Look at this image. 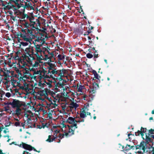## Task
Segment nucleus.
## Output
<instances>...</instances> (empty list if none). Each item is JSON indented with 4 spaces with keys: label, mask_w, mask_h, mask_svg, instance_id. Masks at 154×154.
Instances as JSON below:
<instances>
[{
    "label": "nucleus",
    "mask_w": 154,
    "mask_h": 154,
    "mask_svg": "<svg viewBox=\"0 0 154 154\" xmlns=\"http://www.w3.org/2000/svg\"><path fill=\"white\" fill-rule=\"evenodd\" d=\"M65 56L64 55L59 54L57 56L58 60H61L65 58Z\"/></svg>",
    "instance_id": "25"
},
{
    "label": "nucleus",
    "mask_w": 154,
    "mask_h": 154,
    "mask_svg": "<svg viewBox=\"0 0 154 154\" xmlns=\"http://www.w3.org/2000/svg\"><path fill=\"white\" fill-rule=\"evenodd\" d=\"M59 72H63V73L64 74L65 73H66L67 70L64 69H62L59 70Z\"/></svg>",
    "instance_id": "38"
},
{
    "label": "nucleus",
    "mask_w": 154,
    "mask_h": 154,
    "mask_svg": "<svg viewBox=\"0 0 154 154\" xmlns=\"http://www.w3.org/2000/svg\"><path fill=\"white\" fill-rule=\"evenodd\" d=\"M57 138V137L56 136V135H55V136L54 135H49L48 136V139L46 140V141L48 142L49 143L53 142L54 141L56 140V139Z\"/></svg>",
    "instance_id": "11"
},
{
    "label": "nucleus",
    "mask_w": 154,
    "mask_h": 154,
    "mask_svg": "<svg viewBox=\"0 0 154 154\" xmlns=\"http://www.w3.org/2000/svg\"><path fill=\"white\" fill-rule=\"evenodd\" d=\"M136 152L137 153L139 154H143V153H142V152L140 150L137 151Z\"/></svg>",
    "instance_id": "64"
},
{
    "label": "nucleus",
    "mask_w": 154,
    "mask_h": 154,
    "mask_svg": "<svg viewBox=\"0 0 154 154\" xmlns=\"http://www.w3.org/2000/svg\"><path fill=\"white\" fill-rule=\"evenodd\" d=\"M59 70H57L56 69H55V74L58 75L59 72Z\"/></svg>",
    "instance_id": "57"
},
{
    "label": "nucleus",
    "mask_w": 154,
    "mask_h": 154,
    "mask_svg": "<svg viewBox=\"0 0 154 154\" xmlns=\"http://www.w3.org/2000/svg\"><path fill=\"white\" fill-rule=\"evenodd\" d=\"M86 56L88 58H91L93 57V55L91 53H88L86 55Z\"/></svg>",
    "instance_id": "31"
},
{
    "label": "nucleus",
    "mask_w": 154,
    "mask_h": 154,
    "mask_svg": "<svg viewBox=\"0 0 154 154\" xmlns=\"http://www.w3.org/2000/svg\"><path fill=\"white\" fill-rule=\"evenodd\" d=\"M85 26H84V27H83V26L82 25L81 26V29H82V31H81V30H81V32H80L81 34H82L83 33V28L84 29V30H85Z\"/></svg>",
    "instance_id": "47"
},
{
    "label": "nucleus",
    "mask_w": 154,
    "mask_h": 154,
    "mask_svg": "<svg viewBox=\"0 0 154 154\" xmlns=\"http://www.w3.org/2000/svg\"><path fill=\"white\" fill-rule=\"evenodd\" d=\"M22 144L23 148L26 149V146H27V144L24 143H22Z\"/></svg>",
    "instance_id": "41"
},
{
    "label": "nucleus",
    "mask_w": 154,
    "mask_h": 154,
    "mask_svg": "<svg viewBox=\"0 0 154 154\" xmlns=\"http://www.w3.org/2000/svg\"><path fill=\"white\" fill-rule=\"evenodd\" d=\"M94 58H97L98 57V53L97 52H96L95 51V52L94 53Z\"/></svg>",
    "instance_id": "37"
},
{
    "label": "nucleus",
    "mask_w": 154,
    "mask_h": 154,
    "mask_svg": "<svg viewBox=\"0 0 154 154\" xmlns=\"http://www.w3.org/2000/svg\"><path fill=\"white\" fill-rule=\"evenodd\" d=\"M35 46L36 51V53H38V52L41 53L42 51L41 48L38 47V46H37L35 44Z\"/></svg>",
    "instance_id": "22"
},
{
    "label": "nucleus",
    "mask_w": 154,
    "mask_h": 154,
    "mask_svg": "<svg viewBox=\"0 0 154 154\" xmlns=\"http://www.w3.org/2000/svg\"><path fill=\"white\" fill-rule=\"evenodd\" d=\"M88 40H89V42L90 43H92V41H91V38L90 36H88Z\"/></svg>",
    "instance_id": "53"
},
{
    "label": "nucleus",
    "mask_w": 154,
    "mask_h": 154,
    "mask_svg": "<svg viewBox=\"0 0 154 154\" xmlns=\"http://www.w3.org/2000/svg\"><path fill=\"white\" fill-rule=\"evenodd\" d=\"M4 104L5 105H7V106H9V105H11V102H7V103L4 102Z\"/></svg>",
    "instance_id": "48"
},
{
    "label": "nucleus",
    "mask_w": 154,
    "mask_h": 154,
    "mask_svg": "<svg viewBox=\"0 0 154 154\" xmlns=\"http://www.w3.org/2000/svg\"><path fill=\"white\" fill-rule=\"evenodd\" d=\"M148 147V146L146 145V143L143 141L141 142L139 144L135 145V149L142 150L143 152H144L146 149Z\"/></svg>",
    "instance_id": "3"
},
{
    "label": "nucleus",
    "mask_w": 154,
    "mask_h": 154,
    "mask_svg": "<svg viewBox=\"0 0 154 154\" xmlns=\"http://www.w3.org/2000/svg\"><path fill=\"white\" fill-rule=\"evenodd\" d=\"M15 68L14 69V70H15L18 74V75H20V80H21V79H23V76L21 72V71L19 70L20 68H19V67L18 66H17V64L16 65L15 64L14 65Z\"/></svg>",
    "instance_id": "10"
},
{
    "label": "nucleus",
    "mask_w": 154,
    "mask_h": 154,
    "mask_svg": "<svg viewBox=\"0 0 154 154\" xmlns=\"http://www.w3.org/2000/svg\"><path fill=\"white\" fill-rule=\"evenodd\" d=\"M99 82H97L96 81L93 82V85L92 87V90L91 91L92 94H94L96 92V90L99 88L98 83Z\"/></svg>",
    "instance_id": "9"
},
{
    "label": "nucleus",
    "mask_w": 154,
    "mask_h": 154,
    "mask_svg": "<svg viewBox=\"0 0 154 154\" xmlns=\"http://www.w3.org/2000/svg\"><path fill=\"white\" fill-rule=\"evenodd\" d=\"M147 129L146 128H144L143 127L141 128L140 130H138L137 132L135 133V135L136 136H139L140 135H141L143 138L144 139L143 137L144 135V133L146 135V134H147L146 133Z\"/></svg>",
    "instance_id": "5"
},
{
    "label": "nucleus",
    "mask_w": 154,
    "mask_h": 154,
    "mask_svg": "<svg viewBox=\"0 0 154 154\" xmlns=\"http://www.w3.org/2000/svg\"><path fill=\"white\" fill-rule=\"evenodd\" d=\"M87 113H80V116L81 118H84L87 116Z\"/></svg>",
    "instance_id": "34"
},
{
    "label": "nucleus",
    "mask_w": 154,
    "mask_h": 154,
    "mask_svg": "<svg viewBox=\"0 0 154 154\" xmlns=\"http://www.w3.org/2000/svg\"><path fill=\"white\" fill-rule=\"evenodd\" d=\"M2 71L3 72L4 74H3V76H4L5 77V80L6 81L8 80V78H9L10 77H11V76H10L9 75H7L5 72H4L2 70L0 69V71Z\"/></svg>",
    "instance_id": "18"
},
{
    "label": "nucleus",
    "mask_w": 154,
    "mask_h": 154,
    "mask_svg": "<svg viewBox=\"0 0 154 154\" xmlns=\"http://www.w3.org/2000/svg\"><path fill=\"white\" fill-rule=\"evenodd\" d=\"M48 52V54H50L51 55V56L49 57H48V59H50V62H51V59L52 57H54V54L53 52H50L49 51Z\"/></svg>",
    "instance_id": "28"
},
{
    "label": "nucleus",
    "mask_w": 154,
    "mask_h": 154,
    "mask_svg": "<svg viewBox=\"0 0 154 154\" xmlns=\"http://www.w3.org/2000/svg\"><path fill=\"white\" fill-rule=\"evenodd\" d=\"M75 120L74 118L71 117H69L68 118L66 121V122L70 124H73V123L75 122Z\"/></svg>",
    "instance_id": "12"
},
{
    "label": "nucleus",
    "mask_w": 154,
    "mask_h": 154,
    "mask_svg": "<svg viewBox=\"0 0 154 154\" xmlns=\"http://www.w3.org/2000/svg\"><path fill=\"white\" fill-rule=\"evenodd\" d=\"M63 85L62 83H61V82H58L56 84V87H58V88L60 87V86H62Z\"/></svg>",
    "instance_id": "36"
},
{
    "label": "nucleus",
    "mask_w": 154,
    "mask_h": 154,
    "mask_svg": "<svg viewBox=\"0 0 154 154\" xmlns=\"http://www.w3.org/2000/svg\"><path fill=\"white\" fill-rule=\"evenodd\" d=\"M25 53L22 55V57L23 59H25L28 62L34 60L35 58L33 56V54H30V48H27L25 49Z\"/></svg>",
    "instance_id": "1"
},
{
    "label": "nucleus",
    "mask_w": 154,
    "mask_h": 154,
    "mask_svg": "<svg viewBox=\"0 0 154 154\" xmlns=\"http://www.w3.org/2000/svg\"><path fill=\"white\" fill-rule=\"evenodd\" d=\"M36 128H39V129H41L42 128V126L41 125H37L36 126Z\"/></svg>",
    "instance_id": "56"
},
{
    "label": "nucleus",
    "mask_w": 154,
    "mask_h": 154,
    "mask_svg": "<svg viewBox=\"0 0 154 154\" xmlns=\"http://www.w3.org/2000/svg\"><path fill=\"white\" fill-rule=\"evenodd\" d=\"M131 149V145L128 144H127L126 146H125V148L124 150L125 151H127L130 150Z\"/></svg>",
    "instance_id": "27"
},
{
    "label": "nucleus",
    "mask_w": 154,
    "mask_h": 154,
    "mask_svg": "<svg viewBox=\"0 0 154 154\" xmlns=\"http://www.w3.org/2000/svg\"><path fill=\"white\" fill-rule=\"evenodd\" d=\"M43 43H42V44H37L36 45L38 47V48H40L41 47H42V46L43 45Z\"/></svg>",
    "instance_id": "61"
},
{
    "label": "nucleus",
    "mask_w": 154,
    "mask_h": 154,
    "mask_svg": "<svg viewBox=\"0 0 154 154\" xmlns=\"http://www.w3.org/2000/svg\"><path fill=\"white\" fill-rule=\"evenodd\" d=\"M73 125H71L70 127L72 128H74L75 129L77 128V124L75 123V122H74L73 123Z\"/></svg>",
    "instance_id": "35"
},
{
    "label": "nucleus",
    "mask_w": 154,
    "mask_h": 154,
    "mask_svg": "<svg viewBox=\"0 0 154 154\" xmlns=\"http://www.w3.org/2000/svg\"><path fill=\"white\" fill-rule=\"evenodd\" d=\"M67 126L69 128V131L68 132H64L65 136L67 137L68 136H71L74 134L75 128H72L70 127V125H68Z\"/></svg>",
    "instance_id": "8"
},
{
    "label": "nucleus",
    "mask_w": 154,
    "mask_h": 154,
    "mask_svg": "<svg viewBox=\"0 0 154 154\" xmlns=\"http://www.w3.org/2000/svg\"><path fill=\"white\" fill-rule=\"evenodd\" d=\"M148 131V132L147 134L149 135H150L151 137L153 138L154 139V129H152L151 128Z\"/></svg>",
    "instance_id": "13"
},
{
    "label": "nucleus",
    "mask_w": 154,
    "mask_h": 154,
    "mask_svg": "<svg viewBox=\"0 0 154 154\" xmlns=\"http://www.w3.org/2000/svg\"><path fill=\"white\" fill-rule=\"evenodd\" d=\"M27 19L29 20L30 22V23H29V25H28L29 26V28L32 27V28L36 29V27L35 26V25L36 24V22H37L38 23L39 25L40 24V21L38 19L36 20V21H34L35 18L33 16L31 17H30L29 16H28V17H27Z\"/></svg>",
    "instance_id": "2"
},
{
    "label": "nucleus",
    "mask_w": 154,
    "mask_h": 154,
    "mask_svg": "<svg viewBox=\"0 0 154 154\" xmlns=\"http://www.w3.org/2000/svg\"><path fill=\"white\" fill-rule=\"evenodd\" d=\"M5 96L7 97H11V94L10 93H6L5 94Z\"/></svg>",
    "instance_id": "50"
},
{
    "label": "nucleus",
    "mask_w": 154,
    "mask_h": 154,
    "mask_svg": "<svg viewBox=\"0 0 154 154\" xmlns=\"http://www.w3.org/2000/svg\"><path fill=\"white\" fill-rule=\"evenodd\" d=\"M28 16H29L27 14H23L22 16V19H25L26 17V18L27 19V17H28Z\"/></svg>",
    "instance_id": "40"
},
{
    "label": "nucleus",
    "mask_w": 154,
    "mask_h": 154,
    "mask_svg": "<svg viewBox=\"0 0 154 154\" xmlns=\"http://www.w3.org/2000/svg\"><path fill=\"white\" fill-rule=\"evenodd\" d=\"M27 30V29L26 28V29H23L22 30V32H23V35H26V30Z\"/></svg>",
    "instance_id": "49"
},
{
    "label": "nucleus",
    "mask_w": 154,
    "mask_h": 154,
    "mask_svg": "<svg viewBox=\"0 0 154 154\" xmlns=\"http://www.w3.org/2000/svg\"><path fill=\"white\" fill-rule=\"evenodd\" d=\"M49 73L50 74L52 73V74H55V69H52V71H50V72Z\"/></svg>",
    "instance_id": "55"
},
{
    "label": "nucleus",
    "mask_w": 154,
    "mask_h": 154,
    "mask_svg": "<svg viewBox=\"0 0 154 154\" xmlns=\"http://www.w3.org/2000/svg\"><path fill=\"white\" fill-rule=\"evenodd\" d=\"M17 2H15V3L17 5V8L19 9L21 8V7H22V8H23V9H24V5H23V4H19Z\"/></svg>",
    "instance_id": "23"
},
{
    "label": "nucleus",
    "mask_w": 154,
    "mask_h": 154,
    "mask_svg": "<svg viewBox=\"0 0 154 154\" xmlns=\"http://www.w3.org/2000/svg\"><path fill=\"white\" fill-rule=\"evenodd\" d=\"M14 125L16 127H18V126H20V123L19 122H16L14 123Z\"/></svg>",
    "instance_id": "45"
},
{
    "label": "nucleus",
    "mask_w": 154,
    "mask_h": 154,
    "mask_svg": "<svg viewBox=\"0 0 154 154\" xmlns=\"http://www.w3.org/2000/svg\"><path fill=\"white\" fill-rule=\"evenodd\" d=\"M20 43V46H21V45H22L23 46H26L28 45V43L26 42H20L19 41H18Z\"/></svg>",
    "instance_id": "33"
},
{
    "label": "nucleus",
    "mask_w": 154,
    "mask_h": 154,
    "mask_svg": "<svg viewBox=\"0 0 154 154\" xmlns=\"http://www.w3.org/2000/svg\"><path fill=\"white\" fill-rule=\"evenodd\" d=\"M70 104V108H75L76 109L78 107V105L76 103H74V102H71Z\"/></svg>",
    "instance_id": "16"
},
{
    "label": "nucleus",
    "mask_w": 154,
    "mask_h": 154,
    "mask_svg": "<svg viewBox=\"0 0 154 154\" xmlns=\"http://www.w3.org/2000/svg\"><path fill=\"white\" fill-rule=\"evenodd\" d=\"M30 52L31 53V54L35 55V54H34V50L32 48H30Z\"/></svg>",
    "instance_id": "51"
},
{
    "label": "nucleus",
    "mask_w": 154,
    "mask_h": 154,
    "mask_svg": "<svg viewBox=\"0 0 154 154\" xmlns=\"http://www.w3.org/2000/svg\"><path fill=\"white\" fill-rule=\"evenodd\" d=\"M21 107H18L17 108L16 110L15 111L16 114L17 115L20 114V112L21 111V109L20 108Z\"/></svg>",
    "instance_id": "19"
},
{
    "label": "nucleus",
    "mask_w": 154,
    "mask_h": 154,
    "mask_svg": "<svg viewBox=\"0 0 154 154\" xmlns=\"http://www.w3.org/2000/svg\"><path fill=\"white\" fill-rule=\"evenodd\" d=\"M21 37L23 38L24 41L26 42H29V39L26 37L25 35H23L22 34H20Z\"/></svg>",
    "instance_id": "21"
},
{
    "label": "nucleus",
    "mask_w": 154,
    "mask_h": 154,
    "mask_svg": "<svg viewBox=\"0 0 154 154\" xmlns=\"http://www.w3.org/2000/svg\"><path fill=\"white\" fill-rule=\"evenodd\" d=\"M59 132V131L58 130H56L55 131H54V135H55V134H57Z\"/></svg>",
    "instance_id": "62"
},
{
    "label": "nucleus",
    "mask_w": 154,
    "mask_h": 154,
    "mask_svg": "<svg viewBox=\"0 0 154 154\" xmlns=\"http://www.w3.org/2000/svg\"><path fill=\"white\" fill-rule=\"evenodd\" d=\"M151 137L150 135H149L148 134H146V142H145L146 143V145L149 142H152V140L151 139Z\"/></svg>",
    "instance_id": "14"
},
{
    "label": "nucleus",
    "mask_w": 154,
    "mask_h": 154,
    "mask_svg": "<svg viewBox=\"0 0 154 154\" xmlns=\"http://www.w3.org/2000/svg\"><path fill=\"white\" fill-rule=\"evenodd\" d=\"M91 31L90 30V29L88 30L86 32V34H84V36H85L86 35H88L91 32Z\"/></svg>",
    "instance_id": "43"
},
{
    "label": "nucleus",
    "mask_w": 154,
    "mask_h": 154,
    "mask_svg": "<svg viewBox=\"0 0 154 154\" xmlns=\"http://www.w3.org/2000/svg\"><path fill=\"white\" fill-rule=\"evenodd\" d=\"M49 65V66L48 67L49 70L48 72V74H49L50 72V70H52L53 69H54L55 67V65L51 63H49L48 64Z\"/></svg>",
    "instance_id": "15"
},
{
    "label": "nucleus",
    "mask_w": 154,
    "mask_h": 154,
    "mask_svg": "<svg viewBox=\"0 0 154 154\" xmlns=\"http://www.w3.org/2000/svg\"><path fill=\"white\" fill-rule=\"evenodd\" d=\"M64 74H63V73H62L61 72H59L58 75L61 77H64Z\"/></svg>",
    "instance_id": "46"
},
{
    "label": "nucleus",
    "mask_w": 154,
    "mask_h": 154,
    "mask_svg": "<svg viewBox=\"0 0 154 154\" xmlns=\"http://www.w3.org/2000/svg\"><path fill=\"white\" fill-rule=\"evenodd\" d=\"M151 151L152 152V154H154V147L151 146Z\"/></svg>",
    "instance_id": "63"
},
{
    "label": "nucleus",
    "mask_w": 154,
    "mask_h": 154,
    "mask_svg": "<svg viewBox=\"0 0 154 154\" xmlns=\"http://www.w3.org/2000/svg\"><path fill=\"white\" fill-rule=\"evenodd\" d=\"M24 59L22 60L21 59H19L18 60V63H17V66H18L20 69H24L26 66L27 65V63L24 61Z\"/></svg>",
    "instance_id": "6"
},
{
    "label": "nucleus",
    "mask_w": 154,
    "mask_h": 154,
    "mask_svg": "<svg viewBox=\"0 0 154 154\" xmlns=\"http://www.w3.org/2000/svg\"><path fill=\"white\" fill-rule=\"evenodd\" d=\"M18 52H17V53H16V54H17V55L15 57V59H18V60L19 59H20V58H19V57H18Z\"/></svg>",
    "instance_id": "58"
},
{
    "label": "nucleus",
    "mask_w": 154,
    "mask_h": 154,
    "mask_svg": "<svg viewBox=\"0 0 154 154\" xmlns=\"http://www.w3.org/2000/svg\"><path fill=\"white\" fill-rule=\"evenodd\" d=\"M47 123H46L45 124L44 123H42V128H44L46 126Z\"/></svg>",
    "instance_id": "54"
},
{
    "label": "nucleus",
    "mask_w": 154,
    "mask_h": 154,
    "mask_svg": "<svg viewBox=\"0 0 154 154\" xmlns=\"http://www.w3.org/2000/svg\"><path fill=\"white\" fill-rule=\"evenodd\" d=\"M92 73L94 76L93 79V81H96L97 82H100V76H99L97 72L94 70H92Z\"/></svg>",
    "instance_id": "7"
},
{
    "label": "nucleus",
    "mask_w": 154,
    "mask_h": 154,
    "mask_svg": "<svg viewBox=\"0 0 154 154\" xmlns=\"http://www.w3.org/2000/svg\"><path fill=\"white\" fill-rule=\"evenodd\" d=\"M9 106H6L4 107L5 111H7L8 110H9Z\"/></svg>",
    "instance_id": "52"
},
{
    "label": "nucleus",
    "mask_w": 154,
    "mask_h": 154,
    "mask_svg": "<svg viewBox=\"0 0 154 154\" xmlns=\"http://www.w3.org/2000/svg\"><path fill=\"white\" fill-rule=\"evenodd\" d=\"M41 41L43 42V44H44L45 43V38H41Z\"/></svg>",
    "instance_id": "59"
},
{
    "label": "nucleus",
    "mask_w": 154,
    "mask_h": 154,
    "mask_svg": "<svg viewBox=\"0 0 154 154\" xmlns=\"http://www.w3.org/2000/svg\"><path fill=\"white\" fill-rule=\"evenodd\" d=\"M24 19L23 20V22H24V23H23V24L25 28H26L28 29V28H29V26L28 25H29V23L27 21H26V20L24 19Z\"/></svg>",
    "instance_id": "20"
},
{
    "label": "nucleus",
    "mask_w": 154,
    "mask_h": 154,
    "mask_svg": "<svg viewBox=\"0 0 154 154\" xmlns=\"http://www.w3.org/2000/svg\"><path fill=\"white\" fill-rule=\"evenodd\" d=\"M31 5V4L30 2L29 3H27L26 2H25V5H24V9L28 8H29V7H30V5Z\"/></svg>",
    "instance_id": "29"
},
{
    "label": "nucleus",
    "mask_w": 154,
    "mask_h": 154,
    "mask_svg": "<svg viewBox=\"0 0 154 154\" xmlns=\"http://www.w3.org/2000/svg\"><path fill=\"white\" fill-rule=\"evenodd\" d=\"M11 125V123H8V122L7 123V124H5V127H9L10 125Z\"/></svg>",
    "instance_id": "60"
},
{
    "label": "nucleus",
    "mask_w": 154,
    "mask_h": 154,
    "mask_svg": "<svg viewBox=\"0 0 154 154\" xmlns=\"http://www.w3.org/2000/svg\"><path fill=\"white\" fill-rule=\"evenodd\" d=\"M38 63L37 62H35V63L33 65V67H36L38 66Z\"/></svg>",
    "instance_id": "39"
},
{
    "label": "nucleus",
    "mask_w": 154,
    "mask_h": 154,
    "mask_svg": "<svg viewBox=\"0 0 154 154\" xmlns=\"http://www.w3.org/2000/svg\"><path fill=\"white\" fill-rule=\"evenodd\" d=\"M83 86H82L81 85H79L78 84L77 85V87L78 89V91L79 92H82V87Z\"/></svg>",
    "instance_id": "26"
},
{
    "label": "nucleus",
    "mask_w": 154,
    "mask_h": 154,
    "mask_svg": "<svg viewBox=\"0 0 154 154\" xmlns=\"http://www.w3.org/2000/svg\"><path fill=\"white\" fill-rule=\"evenodd\" d=\"M32 146H30V145L27 144L26 149L29 150H32Z\"/></svg>",
    "instance_id": "32"
},
{
    "label": "nucleus",
    "mask_w": 154,
    "mask_h": 154,
    "mask_svg": "<svg viewBox=\"0 0 154 154\" xmlns=\"http://www.w3.org/2000/svg\"><path fill=\"white\" fill-rule=\"evenodd\" d=\"M25 105V103H23L21 101L17 100V99H13L11 102V107L13 108L18 107H21L22 106H24Z\"/></svg>",
    "instance_id": "4"
},
{
    "label": "nucleus",
    "mask_w": 154,
    "mask_h": 154,
    "mask_svg": "<svg viewBox=\"0 0 154 154\" xmlns=\"http://www.w3.org/2000/svg\"><path fill=\"white\" fill-rule=\"evenodd\" d=\"M65 135V134H60L59 137L60 139H62V138L64 137V136Z\"/></svg>",
    "instance_id": "42"
},
{
    "label": "nucleus",
    "mask_w": 154,
    "mask_h": 154,
    "mask_svg": "<svg viewBox=\"0 0 154 154\" xmlns=\"http://www.w3.org/2000/svg\"><path fill=\"white\" fill-rule=\"evenodd\" d=\"M6 8H7L8 9H11L12 8L14 9H16L15 6L14 5L11 4L10 2L8 3V5L6 7Z\"/></svg>",
    "instance_id": "17"
},
{
    "label": "nucleus",
    "mask_w": 154,
    "mask_h": 154,
    "mask_svg": "<svg viewBox=\"0 0 154 154\" xmlns=\"http://www.w3.org/2000/svg\"><path fill=\"white\" fill-rule=\"evenodd\" d=\"M35 55L36 56V57H37V60L40 61L41 60H42V59L41 58V57L38 54L36 53Z\"/></svg>",
    "instance_id": "30"
},
{
    "label": "nucleus",
    "mask_w": 154,
    "mask_h": 154,
    "mask_svg": "<svg viewBox=\"0 0 154 154\" xmlns=\"http://www.w3.org/2000/svg\"><path fill=\"white\" fill-rule=\"evenodd\" d=\"M26 29H27V33H30V34H32V30L29 29H28V28Z\"/></svg>",
    "instance_id": "44"
},
{
    "label": "nucleus",
    "mask_w": 154,
    "mask_h": 154,
    "mask_svg": "<svg viewBox=\"0 0 154 154\" xmlns=\"http://www.w3.org/2000/svg\"><path fill=\"white\" fill-rule=\"evenodd\" d=\"M128 139L130 141H131L132 138L135 137L134 134L130 133L128 134Z\"/></svg>",
    "instance_id": "24"
}]
</instances>
